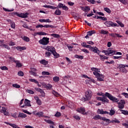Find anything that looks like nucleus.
<instances>
[{"label": "nucleus", "instance_id": "obj_33", "mask_svg": "<svg viewBox=\"0 0 128 128\" xmlns=\"http://www.w3.org/2000/svg\"><path fill=\"white\" fill-rule=\"evenodd\" d=\"M39 92H40V94H41V96L43 97L44 98L46 96V93L44 92V90H42V89H40Z\"/></svg>", "mask_w": 128, "mask_h": 128}, {"label": "nucleus", "instance_id": "obj_25", "mask_svg": "<svg viewBox=\"0 0 128 128\" xmlns=\"http://www.w3.org/2000/svg\"><path fill=\"white\" fill-rule=\"evenodd\" d=\"M102 117L100 116V115H96L93 118V120H102Z\"/></svg>", "mask_w": 128, "mask_h": 128}, {"label": "nucleus", "instance_id": "obj_29", "mask_svg": "<svg viewBox=\"0 0 128 128\" xmlns=\"http://www.w3.org/2000/svg\"><path fill=\"white\" fill-rule=\"evenodd\" d=\"M40 64H44V66H46V64H48V62L45 60H40Z\"/></svg>", "mask_w": 128, "mask_h": 128}, {"label": "nucleus", "instance_id": "obj_15", "mask_svg": "<svg viewBox=\"0 0 128 128\" xmlns=\"http://www.w3.org/2000/svg\"><path fill=\"white\" fill-rule=\"evenodd\" d=\"M46 50H48V52H50L52 54H53V52L56 50L54 47L50 46H48Z\"/></svg>", "mask_w": 128, "mask_h": 128}, {"label": "nucleus", "instance_id": "obj_7", "mask_svg": "<svg viewBox=\"0 0 128 128\" xmlns=\"http://www.w3.org/2000/svg\"><path fill=\"white\" fill-rule=\"evenodd\" d=\"M24 104H25V105H23L22 106H21L20 108H26V106H32V105L30 104V101L28 99L24 100Z\"/></svg>", "mask_w": 128, "mask_h": 128}, {"label": "nucleus", "instance_id": "obj_24", "mask_svg": "<svg viewBox=\"0 0 128 128\" xmlns=\"http://www.w3.org/2000/svg\"><path fill=\"white\" fill-rule=\"evenodd\" d=\"M44 122H47V124H52L53 126H54V122H52V120H44Z\"/></svg>", "mask_w": 128, "mask_h": 128}, {"label": "nucleus", "instance_id": "obj_3", "mask_svg": "<svg viewBox=\"0 0 128 128\" xmlns=\"http://www.w3.org/2000/svg\"><path fill=\"white\" fill-rule=\"evenodd\" d=\"M98 112H99L100 114H110V116H114L116 114V111L111 110L110 112L107 111H104L103 110L98 109Z\"/></svg>", "mask_w": 128, "mask_h": 128}, {"label": "nucleus", "instance_id": "obj_60", "mask_svg": "<svg viewBox=\"0 0 128 128\" xmlns=\"http://www.w3.org/2000/svg\"><path fill=\"white\" fill-rule=\"evenodd\" d=\"M52 54V53L48 52H46V56H47V58H50V55Z\"/></svg>", "mask_w": 128, "mask_h": 128}, {"label": "nucleus", "instance_id": "obj_11", "mask_svg": "<svg viewBox=\"0 0 128 128\" xmlns=\"http://www.w3.org/2000/svg\"><path fill=\"white\" fill-rule=\"evenodd\" d=\"M91 70H92V72H94L93 74H94V76L98 75L100 74V73L98 72H100V69L94 67L91 68Z\"/></svg>", "mask_w": 128, "mask_h": 128}, {"label": "nucleus", "instance_id": "obj_4", "mask_svg": "<svg viewBox=\"0 0 128 128\" xmlns=\"http://www.w3.org/2000/svg\"><path fill=\"white\" fill-rule=\"evenodd\" d=\"M38 42L40 44H42V46H48L50 44V38L44 37L43 38L38 41Z\"/></svg>", "mask_w": 128, "mask_h": 128}, {"label": "nucleus", "instance_id": "obj_34", "mask_svg": "<svg viewBox=\"0 0 128 128\" xmlns=\"http://www.w3.org/2000/svg\"><path fill=\"white\" fill-rule=\"evenodd\" d=\"M15 64H16V66H18V68H22V65L20 64V62L19 60H16Z\"/></svg>", "mask_w": 128, "mask_h": 128}, {"label": "nucleus", "instance_id": "obj_48", "mask_svg": "<svg viewBox=\"0 0 128 128\" xmlns=\"http://www.w3.org/2000/svg\"><path fill=\"white\" fill-rule=\"evenodd\" d=\"M52 94L54 95L55 96H60V94H58V93L56 92L54 90L52 91Z\"/></svg>", "mask_w": 128, "mask_h": 128}, {"label": "nucleus", "instance_id": "obj_20", "mask_svg": "<svg viewBox=\"0 0 128 128\" xmlns=\"http://www.w3.org/2000/svg\"><path fill=\"white\" fill-rule=\"evenodd\" d=\"M35 116H38L39 118H42V116H44V112H38L36 113H34Z\"/></svg>", "mask_w": 128, "mask_h": 128}, {"label": "nucleus", "instance_id": "obj_19", "mask_svg": "<svg viewBox=\"0 0 128 128\" xmlns=\"http://www.w3.org/2000/svg\"><path fill=\"white\" fill-rule=\"evenodd\" d=\"M108 52L109 54V55L112 54H116V51L112 50L111 48H108Z\"/></svg>", "mask_w": 128, "mask_h": 128}, {"label": "nucleus", "instance_id": "obj_5", "mask_svg": "<svg viewBox=\"0 0 128 128\" xmlns=\"http://www.w3.org/2000/svg\"><path fill=\"white\" fill-rule=\"evenodd\" d=\"M104 24H105V26H108V28H110V26H112V28L114 26H118L116 23H114V22L110 21H106Z\"/></svg>", "mask_w": 128, "mask_h": 128}, {"label": "nucleus", "instance_id": "obj_45", "mask_svg": "<svg viewBox=\"0 0 128 128\" xmlns=\"http://www.w3.org/2000/svg\"><path fill=\"white\" fill-rule=\"evenodd\" d=\"M53 80L54 82H58L60 80V78L58 76H54L53 78Z\"/></svg>", "mask_w": 128, "mask_h": 128}, {"label": "nucleus", "instance_id": "obj_1", "mask_svg": "<svg viewBox=\"0 0 128 128\" xmlns=\"http://www.w3.org/2000/svg\"><path fill=\"white\" fill-rule=\"evenodd\" d=\"M92 90H88L85 92V96L82 98V102H86V100H90L92 98Z\"/></svg>", "mask_w": 128, "mask_h": 128}, {"label": "nucleus", "instance_id": "obj_44", "mask_svg": "<svg viewBox=\"0 0 128 128\" xmlns=\"http://www.w3.org/2000/svg\"><path fill=\"white\" fill-rule=\"evenodd\" d=\"M104 10L106 12H108V14H110V12H112V10H110V9L108 8H104Z\"/></svg>", "mask_w": 128, "mask_h": 128}, {"label": "nucleus", "instance_id": "obj_46", "mask_svg": "<svg viewBox=\"0 0 128 128\" xmlns=\"http://www.w3.org/2000/svg\"><path fill=\"white\" fill-rule=\"evenodd\" d=\"M116 22H117V24H118L121 28H124V24H122L120 20H116Z\"/></svg>", "mask_w": 128, "mask_h": 128}, {"label": "nucleus", "instance_id": "obj_57", "mask_svg": "<svg viewBox=\"0 0 128 128\" xmlns=\"http://www.w3.org/2000/svg\"><path fill=\"white\" fill-rule=\"evenodd\" d=\"M0 70H8V68L6 66H3L0 67Z\"/></svg>", "mask_w": 128, "mask_h": 128}, {"label": "nucleus", "instance_id": "obj_6", "mask_svg": "<svg viewBox=\"0 0 128 128\" xmlns=\"http://www.w3.org/2000/svg\"><path fill=\"white\" fill-rule=\"evenodd\" d=\"M125 68L126 66H124V64H119L118 68H120V72L126 74V72H128V70L126 69Z\"/></svg>", "mask_w": 128, "mask_h": 128}, {"label": "nucleus", "instance_id": "obj_56", "mask_svg": "<svg viewBox=\"0 0 128 128\" xmlns=\"http://www.w3.org/2000/svg\"><path fill=\"white\" fill-rule=\"evenodd\" d=\"M6 110V108L4 107H2V109L0 110V112L4 114Z\"/></svg>", "mask_w": 128, "mask_h": 128}, {"label": "nucleus", "instance_id": "obj_40", "mask_svg": "<svg viewBox=\"0 0 128 128\" xmlns=\"http://www.w3.org/2000/svg\"><path fill=\"white\" fill-rule=\"evenodd\" d=\"M22 38L26 42H30V38L26 36H24L22 37Z\"/></svg>", "mask_w": 128, "mask_h": 128}, {"label": "nucleus", "instance_id": "obj_58", "mask_svg": "<svg viewBox=\"0 0 128 128\" xmlns=\"http://www.w3.org/2000/svg\"><path fill=\"white\" fill-rule=\"evenodd\" d=\"M81 50L82 52H85V54H90V51L86 48L82 49Z\"/></svg>", "mask_w": 128, "mask_h": 128}, {"label": "nucleus", "instance_id": "obj_63", "mask_svg": "<svg viewBox=\"0 0 128 128\" xmlns=\"http://www.w3.org/2000/svg\"><path fill=\"white\" fill-rule=\"evenodd\" d=\"M27 92H28V94H34V92L30 90H28Z\"/></svg>", "mask_w": 128, "mask_h": 128}, {"label": "nucleus", "instance_id": "obj_10", "mask_svg": "<svg viewBox=\"0 0 128 128\" xmlns=\"http://www.w3.org/2000/svg\"><path fill=\"white\" fill-rule=\"evenodd\" d=\"M96 78L98 79V82H104V76L99 73L98 75H95Z\"/></svg>", "mask_w": 128, "mask_h": 128}, {"label": "nucleus", "instance_id": "obj_37", "mask_svg": "<svg viewBox=\"0 0 128 128\" xmlns=\"http://www.w3.org/2000/svg\"><path fill=\"white\" fill-rule=\"evenodd\" d=\"M37 34H38V36H48V34L44 32H38L36 33Z\"/></svg>", "mask_w": 128, "mask_h": 128}, {"label": "nucleus", "instance_id": "obj_30", "mask_svg": "<svg viewBox=\"0 0 128 128\" xmlns=\"http://www.w3.org/2000/svg\"><path fill=\"white\" fill-rule=\"evenodd\" d=\"M0 46H3L5 48H6L7 50H10V46L8 44H2L0 45Z\"/></svg>", "mask_w": 128, "mask_h": 128}, {"label": "nucleus", "instance_id": "obj_61", "mask_svg": "<svg viewBox=\"0 0 128 128\" xmlns=\"http://www.w3.org/2000/svg\"><path fill=\"white\" fill-rule=\"evenodd\" d=\"M87 2H90V4H96V0H86Z\"/></svg>", "mask_w": 128, "mask_h": 128}, {"label": "nucleus", "instance_id": "obj_47", "mask_svg": "<svg viewBox=\"0 0 128 128\" xmlns=\"http://www.w3.org/2000/svg\"><path fill=\"white\" fill-rule=\"evenodd\" d=\"M28 12L22 13V18H28Z\"/></svg>", "mask_w": 128, "mask_h": 128}, {"label": "nucleus", "instance_id": "obj_18", "mask_svg": "<svg viewBox=\"0 0 128 128\" xmlns=\"http://www.w3.org/2000/svg\"><path fill=\"white\" fill-rule=\"evenodd\" d=\"M78 112H82V114H86V109H84V108H80Z\"/></svg>", "mask_w": 128, "mask_h": 128}, {"label": "nucleus", "instance_id": "obj_38", "mask_svg": "<svg viewBox=\"0 0 128 128\" xmlns=\"http://www.w3.org/2000/svg\"><path fill=\"white\" fill-rule=\"evenodd\" d=\"M44 28H56L55 26H54L52 25H48V24L44 25Z\"/></svg>", "mask_w": 128, "mask_h": 128}, {"label": "nucleus", "instance_id": "obj_51", "mask_svg": "<svg viewBox=\"0 0 128 128\" xmlns=\"http://www.w3.org/2000/svg\"><path fill=\"white\" fill-rule=\"evenodd\" d=\"M42 76H50V74L48 72H42Z\"/></svg>", "mask_w": 128, "mask_h": 128}, {"label": "nucleus", "instance_id": "obj_31", "mask_svg": "<svg viewBox=\"0 0 128 128\" xmlns=\"http://www.w3.org/2000/svg\"><path fill=\"white\" fill-rule=\"evenodd\" d=\"M118 108L120 110H122V108H124V104H122L121 103H120V102H118Z\"/></svg>", "mask_w": 128, "mask_h": 128}, {"label": "nucleus", "instance_id": "obj_12", "mask_svg": "<svg viewBox=\"0 0 128 128\" xmlns=\"http://www.w3.org/2000/svg\"><path fill=\"white\" fill-rule=\"evenodd\" d=\"M91 50L94 52L95 54H98V56H100V51L98 50V48L96 46H93Z\"/></svg>", "mask_w": 128, "mask_h": 128}, {"label": "nucleus", "instance_id": "obj_50", "mask_svg": "<svg viewBox=\"0 0 128 128\" xmlns=\"http://www.w3.org/2000/svg\"><path fill=\"white\" fill-rule=\"evenodd\" d=\"M119 2H120L123 4H128V0H118Z\"/></svg>", "mask_w": 128, "mask_h": 128}, {"label": "nucleus", "instance_id": "obj_2", "mask_svg": "<svg viewBox=\"0 0 128 128\" xmlns=\"http://www.w3.org/2000/svg\"><path fill=\"white\" fill-rule=\"evenodd\" d=\"M105 96H107L110 100H112L114 102H120V98H118L112 95H111L110 94L106 92L105 93Z\"/></svg>", "mask_w": 128, "mask_h": 128}, {"label": "nucleus", "instance_id": "obj_53", "mask_svg": "<svg viewBox=\"0 0 128 128\" xmlns=\"http://www.w3.org/2000/svg\"><path fill=\"white\" fill-rule=\"evenodd\" d=\"M62 116V114L60 112H56V113L54 114V116L56 118H60Z\"/></svg>", "mask_w": 128, "mask_h": 128}, {"label": "nucleus", "instance_id": "obj_23", "mask_svg": "<svg viewBox=\"0 0 128 128\" xmlns=\"http://www.w3.org/2000/svg\"><path fill=\"white\" fill-rule=\"evenodd\" d=\"M16 49L18 50H20V52H22V50H26V46H17L16 47Z\"/></svg>", "mask_w": 128, "mask_h": 128}, {"label": "nucleus", "instance_id": "obj_54", "mask_svg": "<svg viewBox=\"0 0 128 128\" xmlns=\"http://www.w3.org/2000/svg\"><path fill=\"white\" fill-rule=\"evenodd\" d=\"M10 26L12 28H16V24H14V22H11Z\"/></svg>", "mask_w": 128, "mask_h": 128}, {"label": "nucleus", "instance_id": "obj_52", "mask_svg": "<svg viewBox=\"0 0 128 128\" xmlns=\"http://www.w3.org/2000/svg\"><path fill=\"white\" fill-rule=\"evenodd\" d=\"M102 52H104V54H105L106 56H110L108 50H104L102 51Z\"/></svg>", "mask_w": 128, "mask_h": 128}, {"label": "nucleus", "instance_id": "obj_28", "mask_svg": "<svg viewBox=\"0 0 128 128\" xmlns=\"http://www.w3.org/2000/svg\"><path fill=\"white\" fill-rule=\"evenodd\" d=\"M54 14H56V16H60L62 14V11L58 9L55 11Z\"/></svg>", "mask_w": 128, "mask_h": 128}, {"label": "nucleus", "instance_id": "obj_43", "mask_svg": "<svg viewBox=\"0 0 128 128\" xmlns=\"http://www.w3.org/2000/svg\"><path fill=\"white\" fill-rule=\"evenodd\" d=\"M98 18H100L102 20H107L108 18H104V17H102V16H97V20H98Z\"/></svg>", "mask_w": 128, "mask_h": 128}, {"label": "nucleus", "instance_id": "obj_64", "mask_svg": "<svg viewBox=\"0 0 128 128\" xmlns=\"http://www.w3.org/2000/svg\"><path fill=\"white\" fill-rule=\"evenodd\" d=\"M3 10H4V12H14V9H11L10 10L6 8H3Z\"/></svg>", "mask_w": 128, "mask_h": 128}, {"label": "nucleus", "instance_id": "obj_36", "mask_svg": "<svg viewBox=\"0 0 128 128\" xmlns=\"http://www.w3.org/2000/svg\"><path fill=\"white\" fill-rule=\"evenodd\" d=\"M9 124V126H12L13 128H20V127H18V126L16 124Z\"/></svg>", "mask_w": 128, "mask_h": 128}, {"label": "nucleus", "instance_id": "obj_22", "mask_svg": "<svg viewBox=\"0 0 128 128\" xmlns=\"http://www.w3.org/2000/svg\"><path fill=\"white\" fill-rule=\"evenodd\" d=\"M26 116H27L26 114L22 112H19V114L18 116V118H26Z\"/></svg>", "mask_w": 128, "mask_h": 128}, {"label": "nucleus", "instance_id": "obj_21", "mask_svg": "<svg viewBox=\"0 0 128 128\" xmlns=\"http://www.w3.org/2000/svg\"><path fill=\"white\" fill-rule=\"evenodd\" d=\"M39 22H52V20H50V19H40Z\"/></svg>", "mask_w": 128, "mask_h": 128}, {"label": "nucleus", "instance_id": "obj_17", "mask_svg": "<svg viewBox=\"0 0 128 128\" xmlns=\"http://www.w3.org/2000/svg\"><path fill=\"white\" fill-rule=\"evenodd\" d=\"M82 10L83 12L88 13L90 10V8L88 6H86L85 7H84Z\"/></svg>", "mask_w": 128, "mask_h": 128}, {"label": "nucleus", "instance_id": "obj_8", "mask_svg": "<svg viewBox=\"0 0 128 128\" xmlns=\"http://www.w3.org/2000/svg\"><path fill=\"white\" fill-rule=\"evenodd\" d=\"M102 120L106 122L105 123H104V122H102L104 126H108V124H112V121H110V119L106 118V117H102Z\"/></svg>", "mask_w": 128, "mask_h": 128}, {"label": "nucleus", "instance_id": "obj_16", "mask_svg": "<svg viewBox=\"0 0 128 128\" xmlns=\"http://www.w3.org/2000/svg\"><path fill=\"white\" fill-rule=\"evenodd\" d=\"M44 86L45 88H46V90H52V86L50 84H44Z\"/></svg>", "mask_w": 128, "mask_h": 128}, {"label": "nucleus", "instance_id": "obj_9", "mask_svg": "<svg viewBox=\"0 0 128 128\" xmlns=\"http://www.w3.org/2000/svg\"><path fill=\"white\" fill-rule=\"evenodd\" d=\"M57 8H62L64 10H68V8L66 6V5L62 4V3H59L57 6Z\"/></svg>", "mask_w": 128, "mask_h": 128}, {"label": "nucleus", "instance_id": "obj_27", "mask_svg": "<svg viewBox=\"0 0 128 128\" xmlns=\"http://www.w3.org/2000/svg\"><path fill=\"white\" fill-rule=\"evenodd\" d=\"M99 56L101 60H108V57L104 55L100 54Z\"/></svg>", "mask_w": 128, "mask_h": 128}, {"label": "nucleus", "instance_id": "obj_49", "mask_svg": "<svg viewBox=\"0 0 128 128\" xmlns=\"http://www.w3.org/2000/svg\"><path fill=\"white\" fill-rule=\"evenodd\" d=\"M12 86L13 88H20V86L16 84H13Z\"/></svg>", "mask_w": 128, "mask_h": 128}, {"label": "nucleus", "instance_id": "obj_62", "mask_svg": "<svg viewBox=\"0 0 128 128\" xmlns=\"http://www.w3.org/2000/svg\"><path fill=\"white\" fill-rule=\"evenodd\" d=\"M122 96H124L126 98H128V94L126 92H122Z\"/></svg>", "mask_w": 128, "mask_h": 128}, {"label": "nucleus", "instance_id": "obj_32", "mask_svg": "<svg viewBox=\"0 0 128 128\" xmlns=\"http://www.w3.org/2000/svg\"><path fill=\"white\" fill-rule=\"evenodd\" d=\"M87 34H88V36H92V34H96V31L94 30L89 31V32H87Z\"/></svg>", "mask_w": 128, "mask_h": 128}, {"label": "nucleus", "instance_id": "obj_39", "mask_svg": "<svg viewBox=\"0 0 128 128\" xmlns=\"http://www.w3.org/2000/svg\"><path fill=\"white\" fill-rule=\"evenodd\" d=\"M50 36H53V38H60V36L56 34H51Z\"/></svg>", "mask_w": 128, "mask_h": 128}, {"label": "nucleus", "instance_id": "obj_59", "mask_svg": "<svg viewBox=\"0 0 128 128\" xmlns=\"http://www.w3.org/2000/svg\"><path fill=\"white\" fill-rule=\"evenodd\" d=\"M18 76H24V72H22V71H19L18 73Z\"/></svg>", "mask_w": 128, "mask_h": 128}, {"label": "nucleus", "instance_id": "obj_35", "mask_svg": "<svg viewBox=\"0 0 128 128\" xmlns=\"http://www.w3.org/2000/svg\"><path fill=\"white\" fill-rule=\"evenodd\" d=\"M100 34H108V31H106V30H100Z\"/></svg>", "mask_w": 128, "mask_h": 128}, {"label": "nucleus", "instance_id": "obj_26", "mask_svg": "<svg viewBox=\"0 0 128 128\" xmlns=\"http://www.w3.org/2000/svg\"><path fill=\"white\" fill-rule=\"evenodd\" d=\"M52 54L54 56V58H60V54H57L56 50L52 53Z\"/></svg>", "mask_w": 128, "mask_h": 128}, {"label": "nucleus", "instance_id": "obj_13", "mask_svg": "<svg viewBox=\"0 0 128 128\" xmlns=\"http://www.w3.org/2000/svg\"><path fill=\"white\" fill-rule=\"evenodd\" d=\"M98 100H101L102 102H108V98H106L104 96L103 97H98Z\"/></svg>", "mask_w": 128, "mask_h": 128}, {"label": "nucleus", "instance_id": "obj_14", "mask_svg": "<svg viewBox=\"0 0 128 128\" xmlns=\"http://www.w3.org/2000/svg\"><path fill=\"white\" fill-rule=\"evenodd\" d=\"M110 36H112V38H122V36L116 33H112L110 34Z\"/></svg>", "mask_w": 128, "mask_h": 128}, {"label": "nucleus", "instance_id": "obj_41", "mask_svg": "<svg viewBox=\"0 0 128 128\" xmlns=\"http://www.w3.org/2000/svg\"><path fill=\"white\" fill-rule=\"evenodd\" d=\"M120 122L118 119H115L111 120V124H120Z\"/></svg>", "mask_w": 128, "mask_h": 128}, {"label": "nucleus", "instance_id": "obj_42", "mask_svg": "<svg viewBox=\"0 0 128 128\" xmlns=\"http://www.w3.org/2000/svg\"><path fill=\"white\" fill-rule=\"evenodd\" d=\"M120 112H122V114H124V116H128V111L126 110H120Z\"/></svg>", "mask_w": 128, "mask_h": 128}, {"label": "nucleus", "instance_id": "obj_55", "mask_svg": "<svg viewBox=\"0 0 128 128\" xmlns=\"http://www.w3.org/2000/svg\"><path fill=\"white\" fill-rule=\"evenodd\" d=\"M22 112H24V114H32V113L30 112H28V111L27 110H22Z\"/></svg>", "mask_w": 128, "mask_h": 128}]
</instances>
